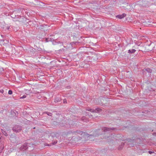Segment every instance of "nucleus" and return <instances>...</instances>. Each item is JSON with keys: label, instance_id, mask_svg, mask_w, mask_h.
<instances>
[{"label": "nucleus", "instance_id": "nucleus-22", "mask_svg": "<svg viewBox=\"0 0 156 156\" xmlns=\"http://www.w3.org/2000/svg\"><path fill=\"white\" fill-rule=\"evenodd\" d=\"M153 152L151 151H149V153L150 154H151L152 153H153Z\"/></svg>", "mask_w": 156, "mask_h": 156}, {"label": "nucleus", "instance_id": "nucleus-25", "mask_svg": "<svg viewBox=\"0 0 156 156\" xmlns=\"http://www.w3.org/2000/svg\"><path fill=\"white\" fill-rule=\"evenodd\" d=\"M51 113H49V114H48V115H49V116H51Z\"/></svg>", "mask_w": 156, "mask_h": 156}, {"label": "nucleus", "instance_id": "nucleus-21", "mask_svg": "<svg viewBox=\"0 0 156 156\" xmlns=\"http://www.w3.org/2000/svg\"><path fill=\"white\" fill-rule=\"evenodd\" d=\"M13 139H15V138H14V137H11L10 138V140L11 141H12L13 140Z\"/></svg>", "mask_w": 156, "mask_h": 156}, {"label": "nucleus", "instance_id": "nucleus-17", "mask_svg": "<svg viewBox=\"0 0 156 156\" xmlns=\"http://www.w3.org/2000/svg\"><path fill=\"white\" fill-rule=\"evenodd\" d=\"M127 141H128V142H134V140H132L130 139H128L127 140Z\"/></svg>", "mask_w": 156, "mask_h": 156}, {"label": "nucleus", "instance_id": "nucleus-8", "mask_svg": "<svg viewBox=\"0 0 156 156\" xmlns=\"http://www.w3.org/2000/svg\"><path fill=\"white\" fill-rule=\"evenodd\" d=\"M111 129L109 128H107L105 127H104L102 128V130H103L105 132L108 131H110L111 129Z\"/></svg>", "mask_w": 156, "mask_h": 156}, {"label": "nucleus", "instance_id": "nucleus-15", "mask_svg": "<svg viewBox=\"0 0 156 156\" xmlns=\"http://www.w3.org/2000/svg\"><path fill=\"white\" fill-rule=\"evenodd\" d=\"M63 102L64 104H66L67 103V100L66 99H64Z\"/></svg>", "mask_w": 156, "mask_h": 156}, {"label": "nucleus", "instance_id": "nucleus-14", "mask_svg": "<svg viewBox=\"0 0 156 156\" xmlns=\"http://www.w3.org/2000/svg\"><path fill=\"white\" fill-rule=\"evenodd\" d=\"M4 71V69L2 67H0V74L2 73V72Z\"/></svg>", "mask_w": 156, "mask_h": 156}, {"label": "nucleus", "instance_id": "nucleus-4", "mask_svg": "<svg viewBox=\"0 0 156 156\" xmlns=\"http://www.w3.org/2000/svg\"><path fill=\"white\" fill-rule=\"evenodd\" d=\"M126 15L125 13H123L122 15H118L116 16V18H118L120 19H122L123 18L126 16Z\"/></svg>", "mask_w": 156, "mask_h": 156}, {"label": "nucleus", "instance_id": "nucleus-27", "mask_svg": "<svg viewBox=\"0 0 156 156\" xmlns=\"http://www.w3.org/2000/svg\"><path fill=\"white\" fill-rule=\"evenodd\" d=\"M136 7H138L139 6H140V5L137 4L136 5Z\"/></svg>", "mask_w": 156, "mask_h": 156}, {"label": "nucleus", "instance_id": "nucleus-24", "mask_svg": "<svg viewBox=\"0 0 156 156\" xmlns=\"http://www.w3.org/2000/svg\"><path fill=\"white\" fill-rule=\"evenodd\" d=\"M98 104H99V105H103V104H102V103H98Z\"/></svg>", "mask_w": 156, "mask_h": 156}, {"label": "nucleus", "instance_id": "nucleus-28", "mask_svg": "<svg viewBox=\"0 0 156 156\" xmlns=\"http://www.w3.org/2000/svg\"><path fill=\"white\" fill-rule=\"evenodd\" d=\"M57 142H54V143H53V144H56V143H57Z\"/></svg>", "mask_w": 156, "mask_h": 156}, {"label": "nucleus", "instance_id": "nucleus-20", "mask_svg": "<svg viewBox=\"0 0 156 156\" xmlns=\"http://www.w3.org/2000/svg\"><path fill=\"white\" fill-rule=\"evenodd\" d=\"M4 90H0V93H1L2 94L4 93Z\"/></svg>", "mask_w": 156, "mask_h": 156}, {"label": "nucleus", "instance_id": "nucleus-11", "mask_svg": "<svg viewBox=\"0 0 156 156\" xmlns=\"http://www.w3.org/2000/svg\"><path fill=\"white\" fill-rule=\"evenodd\" d=\"M3 95H2V98L3 99H5L7 97L6 95L7 92H4V93L2 94Z\"/></svg>", "mask_w": 156, "mask_h": 156}, {"label": "nucleus", "instance_id": "nucleus-3", "mask_svg": "<svg viewBox=\"0 0 156 156\" xmlns=\"http://www.w3.org/2000/svg\"><path fill=\"white\" fill-rule=\"evenodd\" d=\"M101 109L100 108H97L95 109V110L94 111L93 109H92L91 108H87V110H88L89 111L92 112H98V110H99Z\"/></svg>", "mask_w": 156, "mask_h": 156}, {"label": "nucleus", "instance_id": "nucleus-16", "mask_svg": "<svg viewBox=\"0 0 156 156\" xmlns=\"http://www.w3.org/2000/svg\"><path fill=\"white\" fill-rule=\"evenodd\" d=\"M12 90H9L8 91V94L10 95H11L12 94Z\"/></svg>", "mask_w": 156, "mask_h": 156}, {"label": "nucleus", "instance_id": "nucleus-33", "mask_svg": "<svg viewBox=\"0 0 156 156\" xmlns=\"http://www.w3.org/2000/svg\"><path fill=\"white\" fill-rule=\"evenodd\" d=\"M108 138H109V139H110V136H109V137H108Z\"/></svg>", "mask_w": 156, "mask_h": 156}, {"label": "nucleus", "instance_id": "nucleus-9", "mask_svg": "<svg viewBox=\"0 0 156 156\" xmlns=\"http://www.w3.org/2000/svg\"><path fill=\"white\" fill-rule=\"evenodd\" d=\"M4 148V146L3 144L0 143V153H1Z\"/></svg>", "mask_w": 156, "mask_h": 156}, {"label": "nucleus", "instance_id": "nucleus-29", "mask_svg": "<svg viewBox=\"0 0 156 156\" xmlns=\"http://www.w3.org/2000/svg\"><path fill=\"white\" fill-rule=\"evenodd\" d=\"M48 39H47V38H46V42H48Z\"/></svg>", "mask_w": 156, "mask_h": 156}, {"label": "nucleus", "instance_id": "nucleus-12", "mask_svg": "<svg viewBox=\"0 0 156 156\" xmlns=\"http://www.w3.org/2000/svg\"><path fill=\"white\" fill-rule=\"evenodd\" d=\"M145 71L147 72L148 73H151L152 72V70L149 68H147L145 69ZM145 71V70H144Z\"/></svg>", "mask_w": 156, "mask_h": 156}, {"label": "nucleus", "instance_id": "nucleus-10", "mask_svg": "<svg viewBox=\"0 0 156 156\" xmlns=\"http://www.w3.org/2000/svg\"><path fill=\"white\" fill-rule=\"evenodd\" d=\"M136 50L134 49H129L128 50V53L130 54H133L134 53Z\"/></svg>", "mask_w": 156, "mask_h": 156}, {"label": "nucleus", "instance_id": "nucleus-34", "mask_svg": "<svg viewBox=\"0 0 156 156\" xmlns=\"http://www.w3.org/2000/svg\"><path fill=\"white\" fill-rule=\"evenodd\" d=\"M112 135H111V137H112Z\"/></svg>", "mask_w": 156, "mask_h": 156}, {"label": "nucleus", "instance_id": "nucleus-2", "mask_svg": "<svg viewBox=\"0 0 156 156\" xmlns=\"http://www.w3.org/2000/svg\"><path fill=\"white\" fill-rule=\"evenodd\" d=\"M61 100V99L60 96L59 95H58L54 99V102L55 103H58L60 102Z\"/></svg>", "mask_w": 156, "mask_h": 156}, {"label": "nucleus", "instance_id": "nucleus-30", "mask_svg": "<svg viewBox=\"0 0 156 156\" xmlns=\"http://www.w3.org/2000/svg\"><path fill=\"white\" fill-rule=\"evenodd\" d=\"M153 135H156V133H153Z\"/></svg>", "mask_w": 156, "mask_h": 156}, {"label": "nucleus", "instance_id": "nucleus-13", "mask_svg": "<svg viewBox=\"0 0 156 156\" xmlns=\"http://www.w3.org/2000/svg\"><path fill=\"white\" fill-rule=\"evenodd\" d=\"M2 133H3V134L4 135H5V136H6L8 135L7 133L5 131H4V130L2 131Z\"/></svg>", "mask_w": 156, "mask_h": 156}, {"label": "nucleus", "instance_id": "nucleus-35", "mask_svg": "<svg viewBox=\"0 0 156 156\" xmlns=\"http://www.w3.org/2000/svg\"><path fill=\"white\" fill-rule=\"evenodd\" d=\"M131 146H133V145H131Z\"/></svg>", "mask_w": 156, "mask_h": 156}, {"label": "nucleus", "instance_id": "nucleus-7", "mask_svg": "<svg viewBox=\"0 0 156 156\" xmlns=\"http://www.w3.org/2000/svg\"><path fill=\"white\" fill-rule=\"evenodd\" d=\"M28 148L27 144H24L20 148V149L23 151L26 150Z\"/></svg>", "mask_w": 156, "mask_h": 156}, {"label": "nucleus", "instance_id": "nucleus-6", "mask_svg": "<svg viewBox=\"0 0 156 156\" xmlns=\"http://www.w3.org/2000/svg\"><path fill=\"white\" fill-rule=\"evenodd\" d=\"M11 113L13 116H16L18 114L17 112L15 110H11Z\"/></svg>", "mask_w": 156, "mask_h": 156}, {"label": "nucleus", "instance_id": "nucleus-5", "mask_svg": "<svg viewBox=\"0 0 156 156\" xmlns=\"http://www.w3.org/2000/svg\"><path fill=\"white\" fill-rule=\"evenodd\" d=\"M143 4H140V5L144 7H146L148 6V2L147 1H144V2H142Z\"/></svg>", "mask_w": 156, "mask_h": 156}, {"label": "nucleus", "instance_id": "nucleus-23", "mask_svg": "<svg viewBox=\"0 0 156 156\" xmlns=\"http://www.w3.org/2000/svg\"><path fill=\"white\" fill-rule=\"evenodd\" d=\"M41 48H38L37 49V50L38 51H41Z\"/></svg>", "mask_w": 156, "mask_h": 156}, {"label": "nucleus", "instance_id": "nucleus-31", "mask_svg": "<svg viewBox=\"0 0 156 156\" xmlns=\"http://www.w3.org/2000/svg\"><path fill=\"white\" fill-rule=\"evenodd\" d=\"M96 101H99V99H97V100H96Z\"/></svg>", "mask_w": 156, "mask_h": 156}, {"label": "nucleus", "instance_id": "nucleus-18", "mask_svg": "<svg viewBox=\"0 0 156 156\" xmlns=\"http://www.w3.org/2000/svg\"><path fill=\"white\" fill-rule=\"evenodd\" d=\"M112 0H105L104 2L105 3H108L109 1H111Z\"/></svg>", "mask_w": 156, "mask_h": 156}, {"label": "nucleus", "instance_id": "nucleus-26", "mask_svg": "<svg viewBox=\"0 0 156 156\" xmlns=\"http://www.w3.org/2000/svg\"><path fill=\"white\" fill-rule=\"evenodd\" d=\"M9 26L7 27V30H9Z\"/></svg>", "mask_w": 156, "mask_h": 156}, {"label": "nucleus", "instance_id": "nucleus-19", "mask_svg": "<svg viewBox=\"0 0 156 156\" xmlns=\"http://www.w3.org/2000/svg\"><path fill=\"white\" fill-rule=\"evenodd\" d=\"M26 97V95H23L22 97H20V99L24 98H25Z\"/></svg>", "mask_w": 156, "mask_h": 156}, {"label": "nucleus", "instance_id": "nucleus-1", "mask_svg": "<svg viewBox=\"0 0 156 156\" xmlns=\"http://www.w3.org/2000/svg\"><path fill=\"white\" fill-rule=\"evenodd\" d=\"M12 130L16 132H20L22 130L21 127L20 126L15 125L13 128Z\"/></svg>", "mask_w": 156, "mask_h": 156}, {"label": "nucleus", "instance_id": "nucleus-32", "mask_svg": "<svg viewBox=\"0 0 156 156\" xmlns=\"http://www.w3.org/2000/svg\"><path fill=\"white\" fill-rule=\"evenodd\" d=\"M68 87V89H69L70 88V87Z\"/></svg>", "mask_w": 156, "mask_h": 156}]
</instances>
